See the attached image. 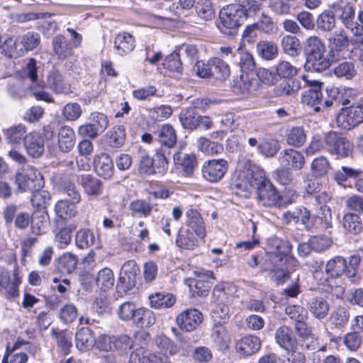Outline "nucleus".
<instances>
[{
  "mask_svg": "<svg viewBox=\"0 0 363 363\" xmlns=\"http://www.w3.org/2000/svg\"><path fill=\"white\" fill-rule=\"evenodd\" d=\"M238 168V171L231 179V189L235 194L248 197L258 184V182L256 181L257 174L258 172H264L246 158L239 160Z\"/></svg>",
  "mask_w": 363,
  "mask_h": 363,
  "instance_id": "obj_1",
  "label": "nucleus"
},
{
  "mask_svg": "<svg viewBox=\"0 0 363 363\" xmlns=\"http://www.w3.org/2000/svg\"><path fill=\"white\" fill-rule=\"evenodd\" d=\"M303 50L309 69L320 72L330 66V60L325 55L326 48L319 37L311 35L307 38L303 43Z\"/></svg>",
  "mask_w": 363,
  "mask_h": 363,
  "instance_id": "obj_2",
  "label": "nucleus"
},
{
  "mask_svg": "<svg viewBox=\"0 0 363 363\" xmlns=\"http://www.w3.org/2000/svg\"><path fill=\"white\" fill-rule=\"evenodd\" d=\"M16 183L21 191H37L44 184L40 172L33 166L23 165L16 174Z\"/></svg>",
  "mask_w": 363,
  "mask_h": 363,
  "instance_id": "obj_3",
  "label": "nucleus"
},
{
  "mask_svg": "<svg viewBox=\"0 0 363 363\" xmlns=\"http://www.w3.org/2000/svg\"><path fill=\"white\" fill-rule=\"evenodd\" d=\"M258 184L256 187L257 198L259 204L266 207H273L279 204L280 196L279 192L268 179L264 172H258L257 179Z\"/></svg>",
  "mask_w": 363,
  "mask_h": 363,
  "instance_id": "obj_4",
  "label": "nucleus"
},
{
  "mask_svg": "<svg viewBox=\"0 0 363 363\" xmlns=\"http://www.w3.org/2000/svg\"><path fill=\"white\" fill-rule=\"evenodd\" d=\"M220 18L226 30L223 32L232 33V30L239 28L247 19L244 11L238 4H230L223 8L220 12Z\"/></svg>",
  "mask_w": 363,
  "mask_h": 363,
  "instance_id": "obj_5",
  "label": "nucleus"
},
{
  "mask_svg": "<svg viewBox=\"0 0 363 363\" xmlns=\"http://www.w3.org/2000/svg\"><path fill=\"white\" fill-rule=\"evenodd\" d=\"M259 80L251 72H242L235 77L231 83L233 91L244 95L256 94L259 89Z\"/></svg>",
  "mask_w": 363,
  "mask_h": 363,
  "instance_id": "obj_6",
  "label": "nucleus"
},
{
  "mask_svg": "<svg viewBox=\"0 0 363 363\" xmlns=\"http://www.w3.org/2000/svg\"><path fill=\"white\" fill-rule=\"evenodd\" d=\"M337 122L345 129H351L363 123V104H355L342 108Z\"/></svg>",
  "mask_w": 363,
  "mask_h": 363,
  "instance_id": "obj_7",
  "label": "nucleus"
},
{
  "mask_svg": "<svg viewBox=\"0 0 363 363\" xmlns=\"http://www.w3.org/2000/svg\"><path fill=\"white\" fill-rule=\"evenodd\" d=\"M228 162L225 159L209 160L201 167L203 177L208 182L216 183L220 181L228 169Z\"/></svg>",
  "mask_w": 363,
  "mask_h": 363,
  "instance_id": "obj_8",
  "label": "nucleus"
},
{
  "mask_svg": "<svg viewBox=\"0 0 363 363\" xmlns=\"http://www.w3.org/2000/svg\"><path fill=\"white\" fill-rule=\"evenodd\" d=\"M325 142L326 148L332 155L344 158L349 157L352 152V144L348 139L338 135L336 133H328Z\"/></svg>",
  "mask_w": 363,
  "mask_h": 363,
  "instance_id": "obj_9",
  "label": "nucleus"
},
{
  "mask_svg": "<svg viewBox=\"0 0 363 363\" xmlns=\"http://www.w3.org/2000/svg\"><path fill=\"white\" fill-rule=\"evenodd\" d=\"M196 279L189 280V286L191 288L193 295L196 294L199 296H204L207 294L211 285V279H214L213 272L212 271L200 269L194 272Z\"/></svg>",
  "mask_w": 363,
  "mask_h": 363,
  "instance_id": "obj_10",
  "label": "nucleus"
},
{
  "mask_svg": "<svg viewBox=\"0 0 363 363\" xmlns=\"http://www.w3.org/2000/svg\"><path fill=\"white\" fill-rule=\"evenodd\" d=\"M21 282L18 267L16 264L11 275L7 269L0 267V286L5 289L11 296H18V286Z\"/></svg>",
  "mask_w": 363,
  "mask_h": 363,
  "instance_id": "obj_11",
  "label": "nucleus"
},
{
  "mask_svg": "<svg viewBox=\"0 0 363 363\" xmlns=\"http://www.w3.org/2000/svg\"><path fill=\"white\" fill-rule=\"evenodd\" d=\"M303 79L305 80L309 85L313 86L307 91H305L301 96V102L303 104L311 106L313 108L315 112H319L324 107L322 102V93L320 91V83L318 82H311L307 79L306 75L303 76Z\"/></svg>",
  "mask_w": 363,
  "mask_h": 363,
  "instance_id": "obj_12",
  "label": "nucleus"
},
{
  "mask_svg": "<svg viewBox=\"0 0 363 363\" xmlns=\"http://www.w3.org/2000/svg\"><path fill=\"white\" fill-rule=\"evenodd\" d=\"M128 363H172L165 354L150 352L144 347H138L130 355Z\"/></svg>",
  "mask_w": 363,
  "mask_h": 363,
  "instance_id": "obj_13",
  "label": "nucleus"
},
{
  "mask_svg": "<svg viewBox=\"0 0 363 363\" xmlns=\"http://www.w3.org/2000/svg\"><path fill=\"white\" fill-rule=\"evenodd\" d=\"M176 321L180 329L191 332L201 323L203 314L196 308L186 309L177 315Z\"/></svg>",
  "mask_w": 363,
  "mask_h": 363,
  "instance_id": "obj_14",
  "label": "nucleus"
},
{
  "mask_svg": "<svg viewBox=\"0 0 363 363\" xmlns=\"http://www.w3.org/2000/svg\"><path fill=\"white\" fill-rule=\"evenodd\" d=\"M349 45L348 36L342 29L334 31L328 38V47L333 57H343L342 52L348 50Z\"/></svg>",
  "mask_w": 363,
  "mask_h": 363,
  "instance_id": "obj_15",
  "label": "nucleus"
},
{
  "mask_svg": "<svg viewBox=\"0 0 363 363\" xmlns=\"http://www.w3.org/2000/svg\"><path fill=\"white\" fill-rule=\"evenodd\" d=\"M174 163L185 176H191L197 166V159L193 152H177L173 156Z\"/></svg>",
  "mask_w": 363,
  "mask_h": 363,
  "instance_id": "obj_16",
  "label": "nucleus"
},
{
  "mask_svg": "<svg viewBox=\"0 0 363 363\" xmlns=\"http://www.w3.org/2000/svg\"><path fill=\"white\" fill-rule=\"evenodd\" d=\"M279 162L284 168L300 170L305 164V158L301 152L294 149H287L280 152Z\"/></svg>",
  "mask_w": 363,
  "mask_h": 363,
  "instance_id": "obj_17",
  "label": "nucleus"
},
{
  "mask_svg": "<svg viewBox=\"0 0 363 363\" xmlns=\"http://www.w3.org/2000/svg\"><path fill=\"white\" fill-rule=\"evenodd\" d=\"M23 146L29 156L38 158L45 152V140L41 133L36 131L30 132L25 138Z\"/></svg>",
  "mask_w": 363,
  "mask_h": 363,
  "instance_id": "obj_18",
  "label": "nucleus"
},
{
  "mask_svg": "<svg viewBox=\"0 0 363 363\" xmlns=\"http://www.w3.org/2000/svg\"><path fill=\"white\" fill-rule=\"evenodd\" d=\"M48 86L57 94L68 95L72 92L71 85L58 70L50 71L47 77Z\"/></svg>",
  "mask_w": 363,
  "mask_h": 363,
  "instance_id": "obj_19",
  "label": "nucleus"
},
{
  "mask_svg": "<svg viewBox=\"0 0 363 363\" xmlns=\"http://www.w3.org/2000/svg\"><path fill=\"white\" fill-rule=\"evenodd\" d=\"M186 225L199 238L204 239L206 235V225L201 214L195 209L190 208L186 212Z\"/></svg>",
  "mask_w": 363,
  "mask_h": 363,
  "instance_id": "obj_20",
  "label": "nucleus"
},
{
  "mask_svg": "<svg viewBox=\"0 0 363 363\" xmlns=\"http://www.w3.org/2000/svg\"><path fill=\"white\" fill-rule=\"evenodd\" d=\"M339 17L345 26L351 30L352 34H359L362 30V26L354 21V10L348 3L337 8Z\"/></svg>",
  "mask_w": 363,
  "mask_h": 363,
  "instance_id": "obj_21",
  "label": "nucleus"
},
{
  "mask_svg": "<svg viewBox=\"0 0 363 363\" xmlns=\"http://www.w3.org/2000/svg\"><path fill=\"white\" fill-rule=\"evenodd\" d=\"M262 342L255 335H246L237 341L235 350L243 356H250L257 353L261 347Z\"/></svg>",
  "mask_w": 363,
  "mask_h": 363,
  "instance_id": "obj_22",
  "label": "nucleus"
},
{
  "mask_svg": "<svg viewBox=\"0 0 363 363\" xmlns=\"http://www.w3.org/2000/svg\"><path fill=\"white\" fill-rule=\"evenodd\" d=\"M94 168L96 173L104 179H109L113 174V163L111 157L101 152L96 155L93 161Z\"/></svg>",
  "mask_w": 363,
  "mask_h": 363,
  "instance_id": "obj_23",
  "label": "nucleus"
},
{
  "mask_svg": "<svg viewBox=\"0 0 363 363\" xmlns=\"http://www.w3.org/2000/svg\"><path fill=\"white\" fill-rule=\"evenodd\" d=\"M350 89H340L337 87H332L327 89L328 99L323 102V106L324 108L336 107L338 108L340 105L345 106L350 103L347 98V94Z\"/></svg>",
  "mask_w": 363,
  "mask_h": 363,
  "instance_id": "obj_24",
  "label": "nucleus"
},
{
  "mask_svg": "<svg viewBox=\"0 0 363 363\" xmlns=\"http://www.w3.org/2000/svg\"><path fill=\"white\" fill-rule=\"evenodd\" d=\"M274 340L284 350H289L297 346V340L292 329L286 325H281L275 330Z\"/></svg>",
  "mask_w": 363,
  "mask_h": 363,
  "instance_id": "obj_25",
  "label": "nucleus"
},
{
  "mask_svg": "<svg viewBox=\"0 0 363 363\" xmlns=\"http://www.w3.org/2000/svg\"><path fill=\"white\" fill-rule=\"evenodd\" d=\"M76 135L74 130L67 125L60 128L57 133V147L62 152H69L74 147Z\"/></svg>",
  "mask_w": 363,
  "mask_h": 363,
  "instance_id": "obj_26",
  "label": "nucleus"
},
{
  "mask_svg": "<svg viewBox=\"0 0 363 363\" xmlns=\"http://www.w3.org/2000/svg\"><path fill=\"white\" fill-rule=\"evenodd\" d=\"M49 216L47 209H37L30 217L31 231L36 235L45 233L49 225Z\"/></svg>",
  "mask_w": 363,
  "mask_h": 363,
  "instance_id": "obj_27",
  "label": "nucleus"
},
{
  "mask_svg": "<svg viewBox=\"0 0 363 363\" xmlns=\"http://www.w3.org/2000/svg\"><path fill=\"white\" fill-rule=\"evenodd\" d=\"M307 307L311 314L319 320L325 319L330 309L328 301L323 297L311 299L307 304Z\"/></svg>",
  "mask_w": 363,
  "mask_h": 363,
  "instance_id": "obj_28",
  "label": "nucleus"
},
{
  "mask_svg": "<svg viewBox=\"0 0 363 363\" xmlns=\"http://www.w3.org/2000/svg\"><path fill=\"white\" fill-rule=\"evenodd\" d=\"M5 139L9 144L21 145L28 135V128L21 123L13 125L4 130Z\"/></svg>",
  "mask_w": 363,
  "mask_h": 363,
  "instance_id": "obj_29",
  "label": "nucleus"
},
{
  "mask_svg": "<svg viewBox=\"0 0 363 363\" xmlns=\"http://www.w3.org/2000/svg\"><path fill=\"white\" fill-rule=\"evenodd\" d=\"M203 240L199 238L189 229H180L176 238V245L182 249L194 250Z\"/></svg>",
  "mask_w": 363,
  "mask_h": 363,
  "instance_id": "obj_30",
  "label": "nucleus"
},
{
  "mask_svg": "<svg viewBox=\"0 0 363 363\" xmlns=\"http://www.w3.org/2000/svg\"><path fill=\"white\" fill-rule=\"evenodd\" d=\"M134 37L127 32L118 33L114 39V49L119 55H125L135 48Z\"/></svg>",
  "mask_w": 363,
  "mask_h": 363,
  "instance_id": "obj_31",
  "label": "nucleus"
},
{
  "mask_svg": "<svg viewBox=\"0 0 363 363\" xmlns=\"http://www.w3.org/2000/svg\"><path fill=\"white\" fill-rule=\"evenodd\" d=\"M301 89L300 80L292 79L282 81L274 87L273 94L277 97H285L296 94Z\"/></svg>",
  "mask_w": 363,
  "mask_h": 363,
  "instance_id": "obj_32",
  "label": "nucleus"
},
{
  "mask_svg": "<svg viewBox=\"0 0 363 363\" xmlns=\"http://www.w3.org/2000/svg\"><path fill=\"white\" fill-rule=\"evenodd\" d=\"M170 155V150L167 147H160L156 150L155 154L152 157L155 174L164 175L167 172Z\"/></svg>",
  "mask_w": 363,
  "mask_h": 363,
  "instance_id": "obj_33",
  "label": "nucleus"
},
{
  "mask_svg": "<svg viewBox=\"0 0 363 363\" xmlns=\"http://www.w3.org/2000/svg\"><path fill=\"white\" fill-rule=\"evenodd\" d=\"M79 181L87 195L96 196L102 193V182L93 175L82 174Z\"/></svg>",
  "mask_w": 363,
  "mask_h": 363,
  "instance_id": "obj_34",
  "label": "nucleus"
},
{
  "mask_svg": "<svg viewBox=\"0 0 363 363\" xmlns=\"http://www.w3.org/2000/svg\"><path fill=\"white\" fill-rule=\"evenodd\" d=\"M233 62L238 65L242 72H250L255 67V62L252 54L243 49H238L233 55Z\"/></svg>",
  "mask_w": 363,
  "mask_h": 363,
  "instance_id": "obj_35",
  "label": "nucleus"
},
{
  "mask_svg": "<svg viewBox=\"0 0 363 363\" xmlns=\"http://www.w3.org/2000/svg\"><path fill=\"white\" fill-rule=\"evenodd\" d=\"M211 339L219 350H226L230 342V335L226 328L221 324H215L212 328Z\"/></svg>",
  "mask_w": 363,
  "mask_h": 363,
  "instance_id": "obj_36",
  "label": "nucleus"
},
{
  "mask_svg": "<svg viewBox=\"0 0 363 363\" xmlns=\"http://www.w3.org/2000/svg\"><path fill=\"white\" fill-rule=\"evenodd\" d=\"M76 347L82 352L89 350L95 344L96 340L92 331L88 328H82L75 335Z\"/></svg>",
  "mask_w": 363,
  "mask_h": 363,
  "instance_id": "obj_37",
  "label": "nucleus"
},
{
  "mask_svg": "<svg viewBox=\"0 0 363 363\" xmlns=\"http://www.w3.org/2000/svg\"><path fill=\"white\" fill-rule=\"evenodd\" d=\"M154 343L157 347L160 354H165L167 358L170 359L171 356L176 354L178 352L177 345L174 342L164 335H159L155 337Z\"/></svg>",
  "mask_w": 363,
  "mask_h": 363,
  "instance_id": "obj_38",
  "label": "nucleus"
},
{
  "mask_svg": "<svg viewBox=\"0 0 363 363\" xmlns=\"http://www.w3.org/2000/svg\"><path fill=\"white\" fill-rule=\"evenodd\" d=\"M77 203L68 202L66 199L58 201L55 206V213L59 218L69 220L77 214Z\"/></svg>",
  "mask_w": 363,
  "mask_h": 363,
  "instance_id": "obj_39",
  "label": "nucleus"
},
{
  "mask_svg": "<svg viewBox=\"0 0 363 363\" xmlns=\"http://www.w3.org/2000/svg\"><path fill=\"white\" fill-rule=\"evenodd\" d=\"M52 45L54 52L60 59H65L72 54V46L64 35L55 36Z\"/></svg>",
  "mask_w": 363,
  "mask_h": 363,
  "instance_id": "obj_40",
  "label": "nucleus"
},
{
  "mask_svg": "<svg viewBox=\"0 0 363 363\" xmlns=\"http://www.w3.org/2000/svg\"><path fill=\"white\" fill-rule=\"evenodd\" d=\"M150 305L155 309L171 308L176 301V298L171 294L155 293L149 296Z\"/></svg>",
  "mask_w": 363,
  "mask_h": 363,
  "instance_id": "obj_41",
  "label": "nucleus"
},
{
  "mask_svg": "<svg viewBox=\"0 0 363 363\" xmlns=\"http://www.w3.org/2000/svg\"><path fill=\"white\" fill-rule=\"evenodd\" d=\"M350 318V313L349 309L343 306H339L332 312L330 321L335 328L343 330L347 327Z\"/></svg>",
  "mask_w": 363,
  "mask_h": 363,
  "instance_id": "obj_42",
  "label": "nucleus"
},
{
  "mask_svg": "<svg viewBox=\"0 0 363 363\" xmlns=\"http://www.w3.org/2000/svg\"><path fill=\"white\" fill-rule=\"evenodd\" d=\"M130 215L134 218H146L152 210V205L143 199H135L131 201L128 207Z\"/></svg>",
  "mask_w": 363,
  "mask_h": 363,
  "instance_id": "obj_43",
  "label": "nucleus"
},
{
  "mask_svg": "<svg viewBox=\"0 0 363 363\" xmlns=\"http://www.w3.org/2000/svg\"><path fill=\"white\" fill-rule=\"evenodd\" d=\"M77 264V256L71 252H66L59 257L57 268L60 273L69 274L76 269Z\"/></svg>",
  "mask_w": 363,
  "mask_h": 363,
  "instance_id": "obj_44",
  "label": "nucleus"
},
{
  "mask_svg": "<svg viewBox=\"0 0 363 363\" xmlns=\"http://www.w3.org/2000/svg\"><path fill=\"white\" fill-rule=\"evenodd\" d=\"M159 142L169 150L174 147L177 143V133L174 128L168 124L163 125L158 133Z\"/></svg>",
  "mask_w": 363,
  "mask_h": 363,
  "instance_id": "obj_45",
  "label": "nucleus"
},
{
  "mask_svg": "<svg viewBox=\"0 0 363 363\" xmlns=\"http://www.w3.org/2000/svg\"><path fill=\"white\" fill-rule=\"evenodd\" d=\"M210 65L212 67V77L220 81H225L230 75L229 65L223 60L214 57L210 60Z\"/></svg>",
  "mask_w": 363,
  "mask_h": 363,
  "instance_id": "obj_46",
  "label": "nucleus"
},
{
  "mask_svg": "<svg viewBox=\"0 0 363 363\" xmlns=\"http://www.w3.org/2000/svg\"><path fill=\"white\" fill-rule=\"evenodd\" d=\"M97 286L103 291H106L114 285L115 277L113 271L108 267L99 270L95 278Z\"/></svg>",
  "mask_w": 363,
  "mask_h": 363,
  "instance_id": "obj_47",
  "label": "nucleus"
},
{
  "mask_svg": "<svg viewBox=\"0 0 363 363\" xmlns=\"http://www.w3.org/2000/svg\"><path fill=\"white\" fill-rule=\"evenodd\" d=\"M347 261L340 256H336L328 261L325 272L331 277H338L345 271Z\"/></svg>",
  "mask_w": 363,
  "mask_h": 363,
  "instance_id": "obj_48",
  "label": "nucleus"
},
{
  "mask_svg": "<svg viewBox=\"0 0 363 363\" xmlns=\"http://www.w3.org/2000/svg\"><path fill=\"white\" fill-rule=\"evenodd\" d=\"M281 47L285 54L291 57H296L301 51L299 39L291 35H286L281 39Z\"/></svg>",
  "mask_w": 363,
  "mask_h": 363,
  "instance_id": "obj_49",
  "label": "nucleus"
},
{
  "mask_svg": "<svg viewBox=\"0 0 363 363\" xmlns=\"http://www.w3.org/2000/svg\"><path fill=\"white\" fill-rule=\"evenodd\" d=\"M77 225L69 223L57 230L55 235V242L60 248H65L72 240V233L76 230Z\"/></svg>",
  "mask_w": 363,
  "mask_h": 363,
  "instance_id": "obj_50",
  "label": "nucleus"
},
{
  "mask_svg": "<svg viewBox=\"0 0 363 363\" xmlns=\"http://www.w3.org/2000/svg\"><path fill=\"white\" fill-rule=\"evenodd\" d=\"M138 171L143 176L155 174L152 158L145 150L139 152Z\"/></svg>",
  "mask_w": 363,
  "mask_h": 363,
  "instance_id": "obj_51",
  "label": "nucleus"
},
{
  "mask_svg": "<svg viewBox=\"0 0 363 363\" xmlns=\"http://www.w3.org/2000/svg\"><path fill=\"white\" fill-rule=\"evenodd\" d=\"M197 147L200 151L207 155H218L223 151L221 144L213 142L205 137H201L197 140Z\"/></svg>",
  "mask_w": 363,
  "mask_h": 363,
  "instance_id": "obj_52",
  "label": "nucleus"
},
{
  "mask_svg": "<svg viewBox=\"0 0 363 363\" xmlns=\"http://www.w3.org/2000/svg\"><path fill=\"white\" fill-rule=\"evenodd\" d=\"M95 235L93 231L88 228L79 229L75 235V244L78 248L86 249L94 245Z\"/></svg>",
  "mask_w": 363,
  "mask_h": 363,
  "instance_id": "obj_53",
  "label": "nucleus"
},
{
  "mask_svg": "<svg viewBox=\"0 0 363 363\" xmlns=\"http://www.w3.org/2000/svg\"><path fill=\"white\" fill-rule=\"evenodd\" d=\"M108 144L113 148L121 147L125 140V129L123 125L113 127L107 134Z\"/></svg>",
  "mask_w": 363,
  "mask_h": 363,
  "instance_id": "obj_54",
  "label": "nucleus"
},
{
  "mask_svg": "<svg viewBox=\"0 0 363 363\" xmlns=\"http://www.w3.org/2000/svg\"><path fill=\"white\" fill-rule=\"evenodd\" d=\"M156 321V317L153 311L150 309L139 308L134 320V323L139 327L147 328Z\"/></svg>",
  "mask_w": 363,
  "mask_h": 363,
  "instance_id": "obj_55",
  "label": "nucleus"
},
{
  "mask_svg": "<svg viewBox=\"0 0 363 363\" xmlns=\"http://www.w3.org/2000/svg\"><path fill=\"white\" fill-rule=\"evenodd\" d=\"M195 9L197 16L204 21H211L215 17V9L211 0H199Z\"/></svg>",
  "mask_w": 363,
  "mask_h": 363,
  "instance_id": "obj_56",
  "label": "nucleus"
},
{
  "mask_svg": "<svg viewBox=\"0 0 363 363\" xmlns=\"http://www.w3.org/2000/svg\"><path fill=\"white\" fill-rule=\"evenodd\" d=\"M306 140V133L303 127H293L286 135V142L289 145L299 147Z\"/></svg>",
  "mask_w": 363,
  "mask_h": 363,
  "instance_id": "obj_57",
  "label": "nucleus"
},
{
  "mask_svg": "<svg viewBox=\"0 0 363 363\" xmlns=\"http://www.w3.org/2000/svg\"><path fill=\"white\" fill-rule=\"evenodd\" d=\"M331 168L330 164L325 157L320 156L315 158L311 164L312 174L315 177H322L328 174Z\"/></svg>",
  "mask_w": 363,
  "mask_h": 363,
  "instance_id": "obj_58",
  "label": "nucleus"
},
{
  "mask_svg": "<svg viewBox=\"0 0 363 363\" xmlns=\"http://www.w3.org/2000/svg\"><path fill=\"white\" fill-rule=\"evenodd\" d=\"M40 42V35L37 33L28 32L20 36L15 41V45L20 43L26 51L35 48Z\"/></svg>",
  "mask_w": 363,
  "mask_h": 363,
  "instance_id": "obj_59",
  "label": "nucleus"
},
{
  "mask_svg": "<svg viewBox=\"0 0 363 363\" xmlns=\"http://www.w3.org/2000/svg\"><path fill=\"white\" fill-rule=\"evenodd\" d=\"M345 229L354 235L359 234L362 230L360 217L354 213H347L343 218Z\"/></svg>",
  "mask_w": 363,
  "mask_h": 363,
  "instance_id": "obj_60",
  "label": "nucleus"
},
{
  "mask_svg": "<svg viewBox=\"0 0 363 363\" xmlns=\"http://www.w3.org/2000/svg\"><path fill=\"white\" fill-rule=\"evenodd\" d=\"M318 29L321 31H330L335 26V19L330 11H325L316 19Z\"/></svg>",
  "mask_w": 363,
  "mask_h": 363,
  "instance_id": "obj_61",
  "label": "nucleus"
},
{
  "mask_svg": "<svg viewBox=\"0 0 363 363\" xmlns=\"http://www.w3.org/2000/svg\"><path fill=\"white\" fill-rule=\"evenodd\" d=\"M198 114L193 108H186L182 111L179 115V121L185 129H196Z\"/></svg>",
  "mask_w": 363,
  "mask_h": 363,
  "instance_id": "obj_62",
  "label": "nucleus"
},
{
  "mask_svg": "<svg viewBox=\"0 0 363 363\" xmlns=\"http://www.w3.org/2000/svg\"><path fill=\"white\" fill-rule=\"evenodd\" d=\"M162 65L164 68L175 74L176 76L181 74L182 72V64L177 52H172L167 56Z\"/></svg>",
  "mask_w": 363,
  "mask_h": 363,
  "instance_id": "obj_63",
  "label": "nucleus"
},
{
  "mask_svg": "<svg viewBox=\"0 0 363 363\" xmlns=\"http://www.w3.org/2000/svg\"><path fill=\"white\" fill-rule=\"evenodd\" d=\"M257 50L258 54L264 59L270 60L277 55V47L272 43L269 41H261L257 45Z\"/></svg>",
  "mask_w": 363,
  "mask_h": 363,
  "instance_id": "obj_64",
  "label": "nucleus"
}]
</instances>
